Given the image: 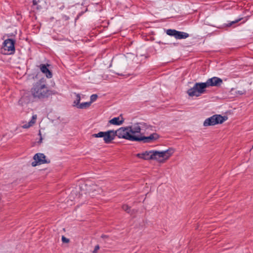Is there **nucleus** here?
I'll use <instances>...</instances> for the list:
<instances>
[{
  "instance_id": "obj_16",
  "label": "nucleus",
  "mask_w": 253,
  "mask_h": 253,
  "mask_svg": "<svg viewBox=\"0 0 253 253\" xmlns=\"http://www.w3.org/2000/svg\"><path fill=\"white\" fill-rule=\"evenodd\" d=\"M176 32L177 31L174 29H168L166 31L167 35L170 36H173L174 37H175Z\"/></svg>"
},
{
  "instance_id": "obj_2",
  "label": "nucleus",
  "mask_w": 253,
  "mask_h": 253,
  "mask_svg": "<svg viewBox=\"0 0 253 253\" xmlns=\"http://www.w3.org/2000/svg\"><path fill=\"white\" fill-rule=\"evenodd\" d=\"M173 149H168L166 151L159 152L157 151H146L141 153H138L136 156L145 160H155L160 162H164L173 153Z\"/></svg>"
},
{
  "instance_id": "obj_19",
  "label": "nucleus",
  "mask_w": 253,
  "mask_h": 253,
  "mask_svg": "<svg viewBox=\"0 0 253 253\" xmlns=\"http://www.w3.org/2000/svg\"><path fill=\"white\" fill-rule=\"evenodd\" d=\"M98 97V96L97 94H92L90 96V101L89 102H91V104L94 102L95 101H96V100L97 99Z\"/></svg>"
},
{
  "instance_id": "obj_27",
  "label": "nucleus",
  "mask_w": 253,
  "mask_h": 253,
  "mask_svg": "<svg viewBox=\"0 0 253 253\" xmlns=\"http://www.w3.org/2000/svg\"><path fill=\"white\" fill-rule=\"evenodd\" d=\"M91 190L96 191V189L92 188Z\"/></svg>"
},
{
  "instance_id": "obj_20",
  "label": "nucleus",
  "mask_w": 253,
  "mask_h": 253,
  "mask_svg": "<svg viewBox=\"0 0 253 253\" xmlns=\"http://www.w3.org/2000/svg\"><path fill=\"white\" fill-rule=\"evenodd\" d=\"M122 209L124 211H126L127 213H129L130 211V207L127 205H124L122 206Z\"/></svg>"
},
{
  "instance_id": "obj_9",
  "label": "nucleus",
  "mask_w": 253,
  "mask_h": 253,
  "mask_svg": "<svg viewBox=\"0 0 253 253\" xmlns=\"http://www.w3.org/2000/svg\"><path fill=\"white\" fill-rule=\"evenodd\" d=\"M34 161L32 163V166L35 167L38 165L47 164L50 162L45 159V156L42 153H37L34 157Z\"/></svg>"
},
{
  "instance_id": "obj_15",
  "label": "nucleus",
  "mask_w": 253,
  "mask_h": 253,
  "mask_svg": "<svg viewBox=\"0 0 253 253\" xmlns=\"http://www.w3.org/2000/svg\"><path fill=\"white\" fill-rule=\"evenodd\" d=\"M91 105V102H85L84 103H80V105L78 106V108L79 109H84L89 107Z\"/></svg>"
},
{
  "instance_id": "obj_14",
  "label": "nucleus",
  "mask_w": 253,
  "mask_h": 253,
  "mask_svg": "<svg viewBox=\"0 0 253 253\" xmlns=\"http://www.w3.org/2000/svg\"><path fill=\"white\" fill-rule=\"evenodd\" d=\"M123 120H120L119 117H115L109 121V123L115 125H120L123 124Z\"/></svg>"
},
{
  "instance_id": "obj_21",
  "label": "nucleus",
  "mask_w": 253,
  "mask_h": 253,
  "mask_svg": "<svg viewBox=\"0 0 253 253\" xmlns=\"http://www.w3.org/2000/svg\"><path fill=\"white\" fill-rule=\"evenodd\" d=\"M40 0H33V5H37V8L39 9L41 8L39 7V5H38V3L40 2Z\"/></svg>"
},
{
  "instance_id": "obj_13",
  "label": "nucleus",
  "mask_w": 253,
  "mask_h": 253,
  "mask_svg": "<svg viewBox=\"0 0 253 253\" xmlns=\"http://www.w3.org/2000/svg\"><path fill=\"white\" fill-rule=\"evenodd\" d=\"M189 36L187 33L177 31L175 38L176 39H184Z\"/></svg>"
},
{
  "instance_id": "obj_11",
  "label": "nucleus",
  "mask_w": 253,
  "mask_h": 253,
  "mask_svg": "<svg viewBox=\"0 0 253 253\" xmlns=\"http://www.w3.org/2000/svg\"><path fill=\"white\" fill-rule=\"evenodd\" d=\"M48 66V64L45 65L42 64H41L39 67L42 72L45 74L47 78H51L52 75L51 72L47 68Z\"/></svg>"
},
{
  "instance_id": "obj_5",
  "label": "nucleus",
  "mask_w": 253,
  "mask_h": 253,
  "mask_svg": "<svg viewBox=\"0 0 253 253\" xmlns=\"http://www.w3.org/2000/svg\"><path fill=\"white\" fill-rule=\"evenodd\" d=\"M92 137L98 138L103 137L104 142L106 144L110 143L115 137V130H109L107 131H100L98 133H94L92 135Z\"/></svg>"
},
{
  "instance_id": "obj_22",
  "label": "nucleus",
  "mask_w": 253,
  "mask_h": 253,
  "mask_svg": "<svg viewBox=\"0 0 253 253\" xmlns=\"http://www.w3.org/2000/svg\"><path fill=\"white\" fill-rule=\"evenodd\" d=\"M62 241L63 243H68L69 242L70 240L69 239L66 238L64 236H62Z\"/></svg>"
},
{
  "instance_id": "obj_6",
  "label": "nucleus",
  "mask_w": 253,
  "mask_h": 253,
  "mask_svg": "<svg viewBox=\"0 0 253 253\" xmlns=\"http://www.w3.org/2000/svg\"><path fill=\"white\" fill-rule=\"evenodd\" d=\"M227 119V117L222 116L220 115H214L211 117L206 119L204 123V126H214L217 124H222Z\"/></svg>"
},
{
  "instance_id": "obj_10",
  "label": "nucleus",
  "mask_w": 253,
  "mask_h": 253,
  "mask_svg": "<svg viewBox=\"0 0 253 253\" xmlns=\"http://www.w3.org/2000/svg\"><path fill=\"white\" fill-rule=\"evenodd\" d=\"M207 87H209L210 86H220L221 84L223 83V81L221 79L216 77H213L207 80L206 82H205Z\"/></svg>"
},
{
  "instance_id": "obj_18",
  "label": "nucleus",
  "mask_w": 253,
  "mask_h": 253,
  "mask_svg": "<svg viewBox=\"0 0 253 253\" xmlns=\"http://www.w3.org/2000/svg\"><path fill=\"white\" fill-rule=\"evenodd\" d=\"M242 18H239L238 19H236L234 21H231L229 23H228V24H225V26L226 27H230L232 25L235 24V23H238V22H239Z\"/></svg>"
},
{
  "instance_id": "obj_1",
  "label": "nucleus",
  "mask_w": 253,
  "mask_h": 253,
  "mask_svg": "<svg viewBox=\"0 0 253 253\" xmlns=\"http://www.w3.org/2000/svg\"><path fill=\"white\" fill-rule=\"evenodd\" d=\"M152 126L145 123H139L131 126L121 127L115 130L116 136L119 138H124L130 141H135L136 134L140 133L141 130H152Z\"/></svg>"
},
{
  "instance_id": "obj_25",
  "label": "nucleus",
  "mask_w": 253,
  "mask_h": 253,
  "mask_svg": "<svg viewBox=\"0 0 253 253\" xmlns=\"http://www.w3.org/2000/svg\"><path fill=\"white\" fill-rule=\"evenodd\" d=\"M238 92L240 94H243L245 93V91H238Z\"/></svg>"
},
{
  "instance_id": "obj_17",
  "label": "nucleus",
  "mask_w": 253,
  "mask_h": 253,
  "mask_svg": "<svg viewBox=\"0 0 253 253\" xmlns=\"http://www.w3.org/2000/svg\"><path fill=\"white\" fill-rule=\"evenodd\" d=\"M76 94V100L74 102V104L75 105H76L77 107L79 106V105L80 104V102L81 100V96L78 93H75Z\"/></svg>"
},
{
  "instance_id": "obj_26",
  "label": "nucleus",
  "mask_w": 253,
  "mask_h": 253,
  "mask_svg": "<svg viewBox=\"0 0 253 253\" xmlns=\"http://www.w3.org/2000/svg\"><path fill=\"white\" fill-rule=\"evenodd\" d=\"M107 237V236H106V235H102L101 236V237H102V238H105V237Z\"/></svg>"
},
{
  "instance_id": "obj_4",
  "label": "nucleus",
  "mask_w": 253,
  "mask_h": 253,
  "mask_svg": "<svg viewBox=\"0 0 253 253\" xmlns=\"http://www.w3.org/2000/svg\"><path fill=\"white\" fill-rule=\"evenodd\" d=\"M207 86L205 83H196L194 86L187 91V93L190 97H199L206 91Z\"/></svg>"
},
{
  "instance_id": "obj_8",
  "label": "nucleus",
  "mask_w": 253,
  "mask_h": 253,
  "mask_svg": "<svg viewBox=\"0 0 253 253\" xmlns=\"http://www.w3.org/2000/svg\"><path fill=\"white\" fill-rule=\"evenodd\" d=\"M142 131L143 130L141 131L140 133L136 134L135 141H142L143 143H150L159 138V135L157 133H153L148 136H142L141 135L144 134V132H142Z\"/></svg>"
},
{
  "instance_id": "obj_7",
  "label": "nucleus",
  "mask_w": 253,
  "mask_h": 253,
  "mask_svg": "<svg viewBox=\"0 0 253 253\" xmlns=\"http://www.w3.org/2000/svg\"><path fill=\"white\" fill-rule=\"evenodd\" d=\"M15 41L11 39L5 40L3 43L2 47L1 49V52L3 54L9 55L14 53Z\"/></svg>"
},
{
  "instance_id": "obj_12",
  "label": "nucleus",
  "mask_w": 253,
  "mask_h": 253,
  "mask_svg": "<svg viewBox=\"0 0 253 253\" xmlns=\"http://www.w3.org/2000/svg\"><path fill=\"white\" fill-rule=\"evenodd\" d=\"M37 115H34L32 116V118L31 119V121H30L28 123L24 125L23 126H22V127L23 128H29L30 127L32 126H33L35 123H36V120L37 119Z\"/></svg>"
},
{
  "instance_id": "obj_24",
  "label": "nucleus",
  "mask_w": 253,
  "mask_h": 253,
  "mask_svg": "<svg viewBox=\"0 0 253 253\" xmlns=\"http://www.w3.org/2000/svg\"><path fill=\"white\" fill-rule=\"evenodd\" d=\"M39 135H40V141H39V142H40V143H41V142H42V136H41V131H39Z\"/></svg>"
},
{
  "instance_id": "obj_23",
  "label": "nucleus",
  "mask_w": 253,
  "mask_h": 253,
  "mask_svg": "<svg viewBox=\"0 0 253 253\" xmlns=\"http://www.w3.org/2000/svg\"><path fill=\"white\" fill-rule=\"evenodd\" d=\"M100 247L98 245L95 246L94 249L92 252V253H97L98 251L99 250Z\"/></svg>"
},
{
  "instance_id": "obj_3",
  "label": "nucleus",
  "mask_w": 253,
  "mask_h": 253,
  "mask_svg": "<svg viewBox=\"0 0 253 253\" xmlns=\"http://www.w3.org/2000/svg\"><path fill=\"white\" fill-rule=\"evenodd\" d=\"M31 93L34 97L43 99L48 97L50 95V91L47 86L41 82H37L31 89Z\"/></svg>"
}]
</instances>
